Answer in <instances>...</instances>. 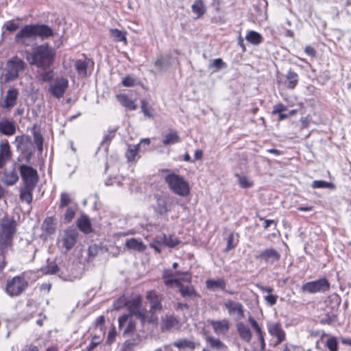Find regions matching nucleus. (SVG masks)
I'll return each mask as SVG.
<instances>
[{"label":"nucleus","instance_id":"1","mask_svg":"<svg viewBox=\"0 0 351 351\" xmlns=\"http://www.w3.org/2000/svg\"><path fill=\"white\" fill-rule=\"evenodd\" d=\"M16 222L13 217L5 216L0 220V270L6 265L5 256L12 248L16 232Z\"/></svg>","mask_w":351,"mask_h":351},{"label":"nucleus","instance_id":"2","mask_svg":"<svg viewBox=\"0 0 351 351\" xmlns=\"http://www.w3.org/2000/svg\"><path fill=\"white\" fill-rule=\"evenodd\" d=\"M26 60L31 65L47 69L54 61L55 49L49 44H43L34 47L31 51H24Z\"/></svg>","mask_w":351,"mask_h":351},{"label":"nucleus","instance_id":"3","mask_svg":"<svg viewBox=\"0 0 351 351\" xmlns=\"http://www.w3.org/2000/svg\"><path fill=\"white\" fill-rule=\"evenodd\" d=\"M53 35V30L46 25H27L16 34L15 41L18 44L28 47L36 41L37 37L45 39Z\"/></svg>","mask_w":351,"mask_h":351},{"label":"nucleus","instance_id":"4","mask_svg":"<svg viewBox=\"0 0 351 351\" xmlns=\"http://www.w3.org/2000/svg\"><path fill=\"white\" fill-rule=\"evenodd\" d=\"M162 172L167 173L164 176V179L169 189L173 193L181 197H186L190 193L189 184L182 176L174 173H170L169 169H165Z\"/></svg>","mask_w":351,"mask_h":351},{"label":"nucleus","instance_id":"5","mask_svg":"<svg viewBox=\"0 0 351 351\" xmlns=\"http://www.w3.org/2000/svg\"><path fill=\"white\" fill-rule=\"evenodd\" d=\"M25 66L26 64L22 59L18 56H13L6 62L4 82L6 83L16 80L20 73L24 71Z\"/></svg>","mask_w":351,"mask_h":351},{"label":"nucleus","instance_id":"6","mask_svg":"<svg viewBox=\"0 0 351 351\" xmlns=\"http://www.w3.org/2000/svg\"><path fill=\"white\" fill-rule=\"evenodd\" d=\"M28 282L23 275L16 276L8 280L5 286V293L11 297L20 295L27 287Z\"/></svg>","mask_w":351,"mask_h":351},{"label":"nucleus","instance_id":"7","mask_svg":"<svg viewBox=\"0 0 351 351\" xmlns=\"http://www.w3.org/2000/svg\"><path fill=\"white\" fill-rule=\"evenodd\" d=\"M126 306L130 312L129 315L136 316L143 323L152 321V319H149L147 310L142 307L141 296L137 295L130 300H127Z\"/></svg>","mask_w":351,"mask_h":351},{"label":"nucleus","instance_id":"8","mask_svg":"<svg viewBox=\"0 0 351 351\" xmlns=\"http://www.w3.org/2000/svg\"><path fill=\"white\" fill-rule=\"evenodd\" d=\"M156 205L155 209L160 215L170 212L175 206L180 204V200L172 195L155 196Z\"/></svg>","mask_w":351,"mask_h":351},{"label":"nucleus","instance_id":"9","mask_svg":"<svg viewBox=\"0 0 351 351\" xmlns=\"http://www.w3.org/2000/svg\"><path fill=\"white\" fill-rule=\"evenodd\" d=\"M19 169L24 185L36 186L38 181L37 171L27 165H20Z\"/></svg>","mask_w":351,"mask_h":351},{"label":"nucleus","instance_id":"10","mask_svg":"<svg viewBox=\"0 0 351 351\" xmlns=\"http://www.w3.org/2000/svg\"><path fill=\"white\" fill-rule=\"evenodd\" d=\"M330 284L326 278H321L315 281L305 283L302 289L303 291L309 293H315L317 292H324L328 290Z\"/></svg>","mask_w":351,"mask_h":351},{"label":"nucleus","instance_id":"11","mask_svg":"<svg viewBox=\"0 0 351 351\" xmlns=\"http://www.w3.org/2000/svg\"><path fill=\"white\" fill-rule=\"evenodd\" d=\"M69 86V82L66 78H56L49 88V93L55 97L59 99L63 97Z\"/></svg>","mask_w":351,"mask_h":351},{"label":"nucleus","instance_id":"12","mask_svg":"<svg viewBox=\"0 0 351 351\" xmlns=\"http://www.w3.org/2000/svg\"><path fill=\"white\" fill-rule=\"evenodd\" d=\"M223 305L227 309L229 315L235 317L237 319H241L244 317L243 306L241 303L228 300L224 302Z\"/></svg>","mask_w":351,"mask_h":351},{"label":"nucleus","instance_id":"13","mask_svg":"<svg viewBox=\"0 0 351 351\" xmlns=\"http://www.w3.org/2000/svg\"><path fill=\"white\" fill-rule=\"evenodd\" d=\"M78 237L77 231L75 229H67L64 232L61 242L62 247L66 252L72 249L77 243Z\"/></svg>","mask_w":351,"mask_h":351},{"label":"nucleus","instance_id":"14","mask_svg":"<svg viewBox=\"0 0 351 351\" xmlns=\"http://www.w3.org/2000/svg\"><path fill=\"white\" fill-rule=\"evenodd\" d=\"M44 272L47 274H57L64 280L72 281L76 278V276L68 274L55 263L49 264L45 268Z\"/></svg>","mask_w":351,"mask_h":351},{"label":"nucleus","instance_id":"15","mask_svg":"<svg viewBox=\"0 0 351 351\" xmlns=\"http://www.w3.org/2000/svg\"><path fill=\"white\" fill-rule=\"evenodd\" d=\"M256 259L263 260L267 263L274 264L280 258V253L274 248H267L256 256Z\"/></svg>","mask_w":351,"mask_h":351},{"label":"nucleus","instance_id":"16","mask_svg":"<svg viewBox=\"0 0 351 351\" xmlns=\"http://www.w3.org/2000/svg\"><path fill=\"white\" fill-rule=\"evenodd\" d=\"M15 144L17 149L21 153L34 150V145L29 136H17L15 138Z\"/></svg>","mask_w":351,"mask_h":351},{"label":"nucleus","instance_id":"17","mask_svg":"<svg viewBox=\"0 0 351 351\" xmlns=\"http://www.w3.org/2000/svg\"><path fill=\"white\" fill-rule=\"evenodd\" d=\"M179 276H180V271L173 272L170 269H165L162 273V279L165 285L167 287L180 285V280Z\"/></svg>","mask_w":351,"mask_h":351},{"label":"nucleus","instance_id":"18","mask_svg":"<svg viewBox=\"0 0 351 351\" xmlns=\"http://www.w3.org/2000/svg\"><path fill=\"white\" fill-rule=\"evenodd\" d=\"M209 322L217 335H226L230 329V322L226 318L217 320L213 319L210 320Z\"/></svg>","mask_w":351,"mask_h":351},{"label":"nucleus","instance_id":"19","mask_svg":"<svg viewBox=\"0 0 351 351\" xmlns=\"http://www.w3.org/2000/svg\"><path fill=\"white\" fill-rule=\"evenodd\" d=\"M147 300L150 304V312L154 313L162 308L160 299L154 291H149L147 293Z\"/></svg>","mask_w":351,"mask_h":351},{"label":"nucleus","instance_id":"20","mask_svg":"<svg viewBox=\"0 0 351 351\" xmlns=\"http://www.w3.org/2000/svg\"><path fill=\"white\" fill-rule=\"evenodd\" d=\"M268 331L271 335L277 338L276 344L281 343L285 339V332L278 323L269 324L268 325Z\"/></svg>","mask_w":351,"mask_h":351},{"label":"nucleus","instance_id":"21","mask_svg":"<svg viewBox=\"0 0 351 351\" xmlns=\"http://www.w3.org/2000/svg\"><path fill=\"white\" fill-rule=\"evenodd\" d=\"M128 323L124 333L132 332L136 327L134 321L132 319V315H123L119 318V327L122 328L125 324Z\"/></svg>","mask_w":351,"mask_h":351},{"label":"nucleus","instance_id":"22","mask_svg":"<svg viewBox=\"0 0 351 351\" xmlns=\"http://www.w3.org/2000/svg\"><path fill=\"white\" fill-rule=\"evenodd\" d=\"M237 330L241 339L249 343L252 337V332L250 328L243 322H239L237 324Z\"/></svg>","mask_w":351,"mask_h":351},{"label":"nucleus","instance_id":"23","mask_svg":"<svg viewBox=\"0 0 351 351\" xmlns=\"http://www.w3.org/2000/svg\"><path fill=\"white\" fill-rule=\"evenodd\" d=\"M19 95V92L16 89H9L5 95L3 108H9L16 104V101Z\"/></svg>","mask_w":351,"mask_h":351},{"label":"nucleus","instance_id":"24","mask_svg":"<svg viewBox=\"0 0 351 351\" xmlns=\"http://www.w3.org/2000/svg\"><path fill=\"white\" fill-rule=\"evenodd\" d=\"M11 158V152L8 141L0 144V168H1L5 161Z\"/></svg>","mask_w":351,"mask_h":351},{"label":"nucleus","instance_id":"25","mask_svg":"<svg viewBox=\"0 0 351 351\" xmlns=\"http://www.w3.org/2000/svg\"><path fill=\"white\" fill-rule=\"evenodd\" d=\"M0 132L7 136L14 134L16 132L14 123L9 120L0 121Z\"/></svg>","mask_w":351,"mask_h":351},{"label":"nucleus","instance_id":"26","mask_svg":"<svg viewBox=\"0 0 351 351\" xmlns=\"http://www.w3.org/2000/svg\"><path fill=\"white\" fill-rule=\"evenodd\" d=\"M210 346L218 351H227V346L219 339L208 335L205 338Z\"/></svg>","mask_w":351,"mask_h":351},{"label":"nucleus","instance_id":"27","mask_svg":"<svg viewBox=\"0 0 351 351\" xmlns=\"http://www.w3.org/2000/svg\"><path fill=\"white\" fill-rule=\"evenodd\" d=\"M34 189V186L24 185L20 191V199L27 204H30L32 201V193Z\"/></svg>","mask_w":351,"mask_h":351},{"label":"nucleus","instance_id":"28","mask_svg":"<svg viewBox=\"0 0 351 351\" xmlns=\"http://www.w3.org/2000/svg\"><path fill=\"white\" fill-rule=\"evenodd\" d=\"M19 180V176L15 169L5 171L3 181L7 185H13Z\"/></svg>","mask_w":351,"mask_h":351},{"label":"nucleus","instance_id":"29","mask_svg":"<svg viewBox=\"0 0 351 351\" xmlns=\"http://www.w3.org/2000/svg\"><path fill=\"white\" fill-rule=\"evenodd\" d=\"M207 289L216 291L219 289L225 290L226 282L223 278H219L217 280H207L206 282Z\"/></svg>","mask_w":351,"mask_h":351},{"label":"nucleus","instance_id":"30","mask_svg":"<svg viewBox=\"0 0 351 351\" xmlns=\"http://www.w3.org/2000/svg\"><path fill=\"white\" fill-rule=\"evenodd\" d=\"M125 246L131 250L138 252H143L146 249V245L140 240L136 239H130L126 241Z\"/></svg>","mask_w":351,"mask_h":351},{"label":"nucleus","instance_id":"31","mask_svg":"<svg viewBox=\"0 0 351 351\" xmlns=\"http://www.w3.org/2000/svg\"><path fill=\"white\" fill-rule=\"evenodd\" d=\"M173 346L178 349H189L193 350L196 348V344L193 341L186 339H180L173 343Z\"/></svg>","mask_w":351,"mask_h":351},{"label":"nucleus","instance_id":"32","mask_svg":"<svg viewBox=\"0 0 351 351\" xmlns=\"http://www.w3.org/2000/svg\"><path fill=\"white\" fill-rule=\"evenodd\" d=\"M178 324L177 319L170 315H166L162 318L161 328L162 331H167L175 327Z\"/></svg>","mask_w":351,"mask_h":351},{"label":"nucleus","instance_id":"33","mask_svg":"<svg viewBox=\"0 0 351 351\" xmlns=\"http://www.w3.org/2000/svg\"><path fill=\"white\" fill-rule=\"evenodd\" d=\"M117 98L121 104L126 108L131 110L136 109L137 106L135 104L134 101L130 99L126 95H117Z\"/></svg>","mask_w":351,"mask_h":351},{"label":"nucleus","instance_id":"34","mask_svg":"<svg viewBox=\"0 0 351 351\" xmlns=\"http://www.w3.org/2000/svg\"><path fill=\"white\" fill-rule=\"evenodd\" d=\"M299 80L298 75L291 71H289L286 75V86L290 89H293L297 86Z\"/></svg>","mask_w":351,"mask_h":351},{"label":"nucleus","instance_id":"35","mask_svg":"<svg viewBox=\"0 0 351 351\" xmlns=\"http://www.w3.org/2000/svg\"><path fill=\"white\" fill-rule=\"evenodd\" d=\"M192 11L196 18L201 17L206 12V7L202 0H196L191 6Z\"/></svg>","mask_w":351,"mask_h":351},{"label":"nucleus","instance_id":"36","mask_svg":"<svg viewBox=\"0 0 351 351\" xmlns=\"http://www.w3.org/2000/svg\"><path fill=\"white\" fill-rule=\"evenodd\" d=\"M180 138L178 133L174 131H171L164 136L162 143L165 145H173L180 142Z\"/></svg>","mask_w":351,"mask_h":351},{"label":"nucleus","instance_id":"37","mask_svg":"<svg viewBox=\"0 0 351 351\" xmlns=\"http://www.w3.org/2000/svg\"><path fill=\"white\" fill-rule=\"evenodd\" d=\"M88 64V62L86 60H77L75 61V66L80 75H86Z\"/></svg>","mask_w":351,"mask_h":351},{"label":"nucleus","instance_id":"38","mask_svg":"<svg viewBox=\"0 0 351 351\" xmlns=\"http://www.w3.org/2000/svg\"><path fill=\"white\" fill-rule=\"evenodd\" d=\"M43 230L48 234H52L54 232L56 229V223L52 217H47L44 221L43 226Z\"/></svg>","mask_w":351,"mask_h":351},{"label":"nucleus","instance_id":"39","mask_svg":"<svg viewBox=\"0 0 351 351\" xmlns=\"http://www.w3.org/2000/svg\"><path fill=\"white\" fill-rule=\"evenodd\" d=\"M245 38L249 43L253 45H258L262 41L261 35L255 31L249 32L247 34Z\"/></svg>","mask_w":351,"mask_h":351},{"label":"nucleus","instance_id":"40","mask_svg":"<svg viewBox=\"0 0 351 351\" xmlns=\"http://www.w3.org/2000/svg\"><path fill=\"white\" fill-rule=\"evenodd\" d=\"M78 228L84 233H88L91 232L90 223L88 219L86 217H82L78 220L77 223Z\"/></svg>","mask_w":351,"mask_h":351},{"label":"nucleus","instance_id":"41","mask_svg":"<svg viewBox=\"0 0 351 351\" xmlns=\"http://www.w3.org/2000/svg\"><path fill=\"white\" fill-rule=\"evenodd\" d=\"M177 287L179 288L180 292L183 297H191L195 294V290L192 286H184L180 282Z\"/></svg>","mask_w":351,"mask_h":351},{"label":"nucleus","instance_id":"42","mask_svg":"<svg viewBox=\"0 0 351 351\" xmlns=\"http://www.w3.org/2000/svg\"><path fill=\"white\" fill-rule=\"evenodd\" d=\"M236 177L238 179L239 184L242 188H250L253 186L254 183L250 180L246 176L236 174Z\"/></svg>","mask_w":351,"mask_h":351},{"label":"nucleus","instance_id":"43","mask_svg":"<svg viewBox=\"0 0 351 351\" xmlns=\"http://www.w3.org/2000/svg\"><path fill=\"white\" fill-rule=\"evenodd\" d=\"M140 144L136 145H129L128 149L125 153V156L129 161H132L134 160L136 156L137 155L139 151Z\"/></svg>","mask_w":351,"mask_h":351},{"label":"nucleus","instance_id":"44","mask_svg":"<svg viewBox=\"0 0 351 351\" xmlns=\"http://www.w3.org/2000/svg\"><path fill=\"white\" fill-rule=\"evenodd\" d=\"M110 32L111 36L113 37L117 42H124L125 43H127V38L124 32L117 29H111Z\"/></svg>","mask_w":351,"mask_h":351},{"label":"nucleus","instance_id":"45","mask_svg":"<svg viewBox=\"0 0 351 351\" xmlns=\"http://www.w3.org/2000/svg\"><path fill=\"white\" fill-rule=\"evenodd\" d=\"M33 135L36 146L37 147L39 152H42L43 145V138L40 132L37 131L36 127H34L33 128Z\"/></svg>","mask_w":351,"mask_h":351},{"label":"nucleus","instance_id":"46","mask_svg":"<svg viewBox=\"0 0 351 351\" xmlns=\"http://www.w3.org/2000/svg\"><path fill=\"white\" fill-rule=\"evenodd\" d=\"M160 239L162 240V243L169 247H175L178 243V241L174 236H167L163 234Z\"/></svg>","mask_w":351,"mask_h":351},{"label":"nucleus","instance_id":"47","mask_svg":"<svg viewBox=\"0 0 351 351\" xmlns=\"http://www.w3.org/2000/svg\"><path fill=\"white\" fill-rule=\"evenodd\" d=\"M121 82L125 87H132L138 84V80L134 76L128 75L122 78Z\"/></svg>","mask_w":351,"mask_h":351},{"label":"nucleus","instance_id":"48","mask_svg":"<svg viewBox=\"0 0 351 351\" xmlns=\"http://www.w3.org/2000/svg\"><path fill=\"white\" fill-rule=\"evenodd\" d=\"M312 187L314 189L317 188H328L335 189V185L331 182H328L323 180H315L312 183Z\"/></svg>","mask_w":351,"mask_h":351},{"label":"nucleus","instance_id":"49","mask_svg":"<svg viewBox=\"0 0 351 351\" xmlns=\"http://www.w3.org/2000/svg\"><path fill=\"white\" fill-rule=\"evenodd\" d=\"M326 345L330 351H337L338 343L335 337L329 338L326 343Z\"/></svg>","mask_w":351,"mask_h":351},{"label":"nucleus","instance_id":"50","mask_svg":"<svg viewBox=\"0 0 351 351\" xmlns=\"http://www.w3.org/2000/svg\"><path fill=\"white\" fill-rule=\"evenodd\" d=\"M71 202V199L69 194L67 193H62L60 195V207L63 208L68 206Z\"/></svg>","mask_w":351,"mask_h":351},{"label":"nucleus","instance_id":"51","mask_svg":"<svg viewBox=\"0 0 351 351\" xmlns=\"http://www.w3.org/2000/svg\"><path fill=\"white\" fill-rule=\"evenodd\" d=\"M3 28H5L8 32H15L19 28V25L18 23H15L13 21H8L3 25Z\"/></svg>","mask_w":351,"mask_h":351},{"label":"nucleus","instance_id":"52","mask_svg":"<svg viewBox=\"0 0 351 351\" xmlns=\"http://www.w3.org/2000/svg\"><path fill=\"white\" fill-rule=\"evenodd\" d=\"M126 298L121 297L114 302V308L117 310L121 308L123 306H126Z\"/></svg>","mask_w":351,"mask_h":351},{"label":"nucleus","instance_id":"53","mask_svg":"<svg viewBox=\"0 0 351 351\" xmlns=\"http://www.w3.org/2000/svg\"><path fill=\"white\" fill-rule=\"evenodd\" d=\"M337 317L336 315H326V317L322 318L321 320V322L322 324H331L335 322H337Z\"/></svg>","mask_w":351,"mask_h":351},{"label":"nucleus","instance_id":"54","mask_svg":"<svg viewBox=\"0 0 351 351\" xmlns=\"http://www.w3.org/2000/svg\"><path fill=\"white\" fill-rule=\"evenodd\" d=\"M54 73L52 71H45L41 75V80L43 82H49L53 79Z\"/></svg>","mask_w":351,"mask_h":351},{"label":"nucleus","instance_id":"55","mask_svg":"<svg viewBox=\"0 0 351 351\" xmlns=\"http://www.w3.org/2000/svg\"><path fill=\"white\" fill-rule=\"evenodd\" d=\"M277 295L269 294L266 296H265V301L270 304L271 306H273L276 304L277 302Z\"/></svg>","mask_w":351,"mask_h":351},{"label":"nucleus","instance_id":"56","mask_svg":"<svg viewBox=\"0 0 351 351\" xmlns=\"http://www.w3.org/2000/svg\"><path fill=\"white\" fill-rule=\"evenodd\" d=\"M286 110H287V108L285 105H283L282 104H278L274 106V108L272 110V114H279L283 111H285Z\"/></svg>","mask_w":351,"mask_h":351},{"label":"nucleus","instance_id":"57","mask_svg":"<svg viewBox=\"0 0 351 351\" xmlns=\"http://www.w3.org/2000/svg\"><path fill=\"white\" fill-rule=\"evenodd\" d=\"M164 64L165 61L162 58H158V60H156L154 62V66L156 67V71L160 72L164 67Z\"/></svg>","mask_w":351,"mask_h":351},{"label":"nucleus","instance_id":"58","mask_svg":"<svg viewBox=\"0 0 351 351\" xmlns=\"http://www.w3.org/2000/svg\"><path fill=\"white\" fill-rule=\"evenodd\" d=\"M116 335H117V332H116L115 327L112 326V328L108 332L107 342L109 343H112L114 341Z\"/></svg>","mask_w":351,"mask_h":351},{"label":"nucleus","instance_id":"59","mask_svg":"<svg viewBox=\"0 0 351 351\" xmlns=\"http://www.w3.org/2000/svg\"><path fill=\"white\" fill-rule=\"evenodd\" d=\"M141 109H142V111H143V114L145 116H147L148 117H153V114L147 108V104H146V102L145 101H142Z\"/></svg>","mask_w":351,"mask_h":351},{"label":"nucleus","instance_id":"60","mask_svg":"<svg viewBox=\"0 0 351 351\" xmlns=\"http://www.w3.org/2000/svg\"><path fill=\"white\" fill-rule=\"evenodd\" d=\"M179 278L180 283H182V282H189L191 280V276L187 272L180 271V276H179Z\"/></svg>","mask_w":351,"mask_h":351},{"label":"nucleus","instance_id":"61","mask_svg":"<svg viewBox=\"0 0 351 351\" xmlns=\"http://www.w3.org/2000/svg\"><path fill=\"white\" fill-rule=\"evenodd\" d=\"M151 247L154 248L158 253H160L161 250V243L159 240H155L150 243Z\"/></svg>","mask_w":351,"mask_h":351},{"label":"nucleus","instance_id":"62","mask_svg":"<svg viewBox=\"0 0 351 351\" xmlns=\"http://www.w3.org/2000/svg\"><path fill=\"white\" fill-rule=\"evenodd\" d=\"M74 215H75V212L73 211V210L71 208H68L64 215V218L68 221H70L73 218Z\"/></svg>","mask_w":351,"mask_h":351},{"label":"nucleus","instance_id":"63","mask_svg":"<svg viewBox=\"0 0 351 351\" xmlns=\"http://www.w3.org/2000/svg\"><path fill=\"white\" fill-rule=\"evenodd\" d=\"M233 238H234V234L232 233L229 235L228 239V245L226 247V250H229L235 247L236 244L233 243Z\"/></svg>","mask_w":351,"mask_h":351},{"label":"nucleus","instance_id":"64","mask_svg":"<svg viewBox=\"0 0 351 351\" xmlns=\"http://www.w3.org/2000/svg\"><path fill=\"white\" fill-rule=\"evenodd\" d=\"M223 64V62L221 58L215 59L211 64V66L215 67L217 69H219L222 65Z\"/></svg>","mask_w":351,"mask_h":351}]
</instances>
